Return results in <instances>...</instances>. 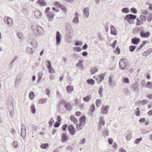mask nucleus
<instances>
[{"label":"nucleus","mask_w":152,"mask_h":152,"mask_svg":"<svg viewBox=\"0 0 152 152\" xmlns=\"http://www.w3.org/2000/svg\"><path fill=\"white\" fill-rule=\"evenodd\" d=\"M152 50L151 48H149L148 50L144 51L142 53V55L144 56H147L149 55L151 52Z\"/></svg>","instance_id":"412c9836"},{"label":"nucleus","mask_w":152,"mask_h":152,"mask_svg":"<svg viewBox=\"0 0 152 152\" xmlns=\"http://www.w3.org/2000/svg\"><path fill=\"white\" fill-rule=\"evenodd\" d=\"M70 119L72 121L74 122L75 123H77V120L73 115L71 116L70 117Z\"/></svg>","instance_id":"e433bc0d"},{"label":"nucleus","mask_w":152,"mask_h":152,"mask_svg":"<svg viewBox=\"0 0 152 152\" xmlns=\"http://www.w3.org/2000/svg\"><path fill=\"white\" fill-rule=\"evenodd\" d=\"M132 131L130 130H128L126 132L127 136L126 137V139L129 140L132 137Z\"/></svg>","instance_id":"dca6fc26"},{"label":"nucleus","mask_w":152,"mask_h":152,"mask_svg":"<svg viewBox=\"0 0 152 152\" xmlns=\"http://www.w3.org/2000/svg\"><path fill=\"white\" fill-rule=\"evenodd\" d=\"M123 82L124 83H129V79L127 77H124Z\"/></svg>","instance_id":"a18cd8bd"},{"label":"nucleus","mask_w":152,"mask_h":152,"mask_svg":"<svg viewBox=\"0 0 152 152\" xmlns=\"http://www.w3.org/2000/svg\"><path fill=\"white\" fill-rule=\"evenodd\" d=\"M111 33L113 35H116L117 34V31L115 27L111 25L110 26Z\"/></svg>","instance_id":"6ab92c4d"},{"label":"nucleus","mask_w":152,"mask_h":152,"mask_svg":"<svg viewBox=\"0 0 152 152\" xmlns=\"http://www.w3.org/2000/svg\"><path fill=\"white\" fill-rule=\"evenodd\" d=\"M65 100H61L58 104V110L60 113L63 112V110L64 107V104Z\"/></svg>","instance_id":"7ed1b4c3"},{"label":"nucleus","mask_w":152,"mask_h":152,"mask_svg":"<svg viewBox=\"0 0 152 152\" xmlns=\"http://www.w3.org/2000/svg\"><path fill=\"white\" fill-rule=\"evenodd\" d=\"M50 91L49 89H47L46 91V94L48 95V96L49 97L50 96Z\"/></svg>","instance_id":"680f3d73"},{"label":"nucleus","mask_w":152,"mask_h":152,"mask_svg":"<svg viewBox=\"0 0 152 152\" xmlns=\"http://www.w3.org/2000/svg\"><path fill=\"white\" fill-rule=\"evenodd\" d=\"M106 75V74L105 73H103L102 74L100 75L99 77L100 78V79L102 80H103L104 79V77Z\"/></svg>","instance_id":"09e8293b"},{"label":"nucleus","mask_w":152,"mask_h":152,"mask_svg":"<svg viewBox=\"0 0 152 152\" xmlns=\"http://www.w3.org/2000/svg\"><path fill=\"white\" fill-rule=\"evenodd\" d=\"M37 3L41 6H44L47 3L44 0H39Z\"/></svg>","instance_id":"a878e982"},{"label":"nucleus","mask_w":152,"mask_h":152,"mask_svg":"<svg viewBox=\"0 0 152 152\" xmlns=\"http://www.w3.org/2000/svg\"><path fill=\"white\" fill-rule=\"evenodd\" d=\"M131 10L132 12L134 14H136L137 13V10L135 8H134L132 7L131 9Z\"/></svg>","instance_id":"e2e57ef3"},{"label":"nucleus","mask_w":152,"mask_h":152,"mask_svg":"<svg viewBox=\"0 0 152 152\" xmlns=\"http://www.w3.org/2000/svg\"><path fill=\"white\" fill-rule=\"evenodd\" d=\"M137 21L136 22V23L137 25H139L141 24H142L143 23L142 22V21L140 20L138 18H137Z\"/></svg>","instance_id":"5fc2aeb1"},{"label":"nucleus","mask_w":152,"mask_h":152,"mask_svg":"<svg viewBox=\"0 0 152 152\" xmlns=\"http://www.w3.org/2000/svg\"><path fill=\"white\" fill-rule=\"evenodd\" d=\"M66 90L68 93L73 91L74 90V87L72 86L68 85L66 87Z\"/></svg>","instance_id":"c85d7f7f"},{"label":"nucleus","mask_w":152,"mask_h":152,"mask_svg":"<svg viewBox=\"0 0 152 152\" xmlns=\"http://www.w3.org/2000/svg\"><path fill=\"white\" fill-rule=\"evenodd\" d=\"M109 85L111 87H112L113 85H115V82L113 81L112 82L113 77L111 76H110L109 78Z\"/></svg>","instance_id":"393cba45"},{"label":"nucleus","mask_w":152,"mask_h":152,"mask_svg":"<svg viewBox=\"0 0 152 152\" xmlns=\"http://www.w3.org/2000/svg\"><path fill=\"white\" fill-rule=\"evenodd\" d=\"M152 83L150 82H148L146 85V87L148 88H152Z\"/></svg>","instance_id":"4c0bfd02"},{"label":"nucleus","mask_w":152,"mask_h":152,"mask_svg":"<svg viewBox=\"0 0 152 152\" xmlns=\"http://www.w3.org/2000/svg\"><path fill=\"white\" fill-rule=\"evenodd\" d=\"M136 18V16L132 14H129L126 15L124 17V19L126 20L128 23L130 24L133 23L134 20Z\"/></svg>","instance_id":"f257e3e1"},{"label":"nucleus","mask_w":152,"mask_h":152,"mask_svg":"<svg viewBox=\"0 0 152 152\" xmlns=\"http://www.w3.org/2000/svg\"><path fill=\"white\" fill-rule=\"evenodd\" d=\"M48 16L49 18V21H51L53 18V12H49L48 13Z\"/></svg>","instance_id":"7c9ffc66"},{"label":"nucleus","mask_w":152,"mask_h":152,"mask_svg":"<svg viewBox=\"0 0 152 152\" xmlns=\"http://www.w3.org/2000/svg\"><path fill=\"white\" fill-rule=\"evenodd\" d=\"M47 101L46 99H40L39 101V103L43 104L46 102Z\"/></svg>","instance_id":"ea45409f"},{"label":"nucleus","mask_w":152,"mask_h":152,"mask_svg":"<svg viewBox=\"0 0 152 152\" xmlns=\"http://www.w3.org/2000/svg\"><path fill=\"white\" fill-rule=\"evenodd\" d=\"M109 108V107L108 106H106L105 107L102 106L101 109V113L102 114H107Z\"/></svg>","instance_id":"f8f14e48"},{"label":"nucleus","mask_w":152,"mask_h":152,"mask_svg":"<svg viewBox=\"0 0 152 152\" xmlns=\"http://www.w3.org/2000/svg\"><path fill=\"white\" fill-rule=\"evenodd\" d=\"M142 138L140 137L139 138H137L134 141V143L136 144H137L139 143L142 140Z\"/></svg>","instance_id":"49530a36"},{"label":"nucleus","mask_w":152,"mask_h":152,"mask_svg":"<svg viewBox=\"0 0 152 152\" xmlns=\"http://www.w3.org/2000/svg\"><path fill=\"white\" fill-rule=\"evenodd\" d=\"M65 39L67 42L70 43L72 41V38L70 35H67L66 36Z\"/></svg>","instance_id":"5701e85b"},{"label":"nucleus","mask_w":152,"mask_h":152,"mask_svg":"<svg viewBox=\"0 0 152 152\" xmlns=\"http://www.w3.org/2000/svg\"><path fill=\"white\" fill-rule=\"evenodd\" d=\"M152 15L151 14H149L147 18V20L148 22L152 20Z\"/></svg>","instance_id":"864d4df0"},{"label":"nucleus","mask_w":152,"mask_h":152,"mask_svg":"<svg viewBox=\"0 0 152 152\" xmlns=\"http://www.w3.org/2000/svg\"><path fill=\"white\" fill-rule=\"evenodd\" d=\"M17 35L20 40H22L23 39V37L20 33L18 32L17 34Z\"/></svg>","instance_id":"6e6d98bb"},{"label":"nucleus","mask_w":152,"mask_h":152,"mask_svg":"<svg viewBox=\"0 0 152 152\" xmlns=\"http://www.w3.org/2000/svg\"><path fill=\"white\" fill-rule=\"evenodd\" d=\"M13 145L15 148H16L18 146V143L17 141H14L13 142Z\"/></svg>","instance_id":"774afa93"},{"label":"nucleus","mask_w":152,"mask_h":152,"mask_svg":"<svg viewBox=\"0 0 152 152\" xmlns=\"http://www.w3.org/2000/svg\"><path fill=\"white\" fill-rule=\"evenodd\" d=\"M83 12L85 17L88 18L89 15V8L88 7L85 8L83 11Z\"/></svg>","instance_id":"4468645a"},{"label":"nucleus","mask_w":152,"mask_h":152,"mask_svg":"<svg viewBox=\"0 0 152 152\" xmlns=\"http://www.w3.org/2000/svg\"><path fill=\"white\" fill-rule=\"evenodd\" d=\"M4 21L10 26H11L12 25V21L11 18L9 17H5L4 18Z\"/></svg>","instance_id":"0eeeda50"},{"label":"nucleus","mask_w":152,"mask_h":152,"mask_svg":"<svg viewBox=\"0 0 152 152\" xmlns=\"http://www.w3.org/2000/svg\"><path fill=\"white\" fill-rule=\"evenodd\" d=\"M68 129L71 134L73 135L75 134V128L73 126L69 125L68 127Z\"/></svg>","instance_id":"ddd939ff"},{"label":"nucleus","mask_w":152,"mask_h":152,"mask_svg":"<svg viewBox=\"0 0 152 152\" xmlns=\"http://www.w3.org/2000/svg\"><path fill=\"white\" fill-rule=\"evenodd\" d=\"M61 37H62L59 31H57L56 37L57 45H59L60 44L61 41Z\"/></svg>","instance_id":"423d86ee"},{"label":"nucleus","mask_w":152,"mask_h":152,"mask_svg":"<svg viewBox=\"0 0 152 152\" xmlns=\"http://www.w3.org/2000/svg\"><path fill=\"white\" fill-rule=\"evenodd\" d=\"M60 7L64 12H66V8L65 6L64 5L61 4L60 5Z\"/></svg>","instance_id":"8fccbe9b"},{"label":"nucleus","mask_w":152,"mask_h":152,"mask_svg":"<svg viewBox=\"0 0 152 152\" xmlns=\"http://www.w3.org/2000/svg\"><path fill=\"white\" fill-rule=\"evenodd\" d=\"M127 63V59L125 58L121 59L119 63V67L121 69H124L126 67Z\"/></svg>","instance_id":"f03ea898"},{"label":"nucleus","mask_w":152,"mask_h":152,"mask_svg":"<svg viewBox=\"0 0 152 152\" xmlns=\"http://www.w3.org/2000/svg\"><path fill=\"white\" fill-rule=\"evenodd\" d=\"M140 18L141 20L144 21L146 19V17L144 15H141L140 17Z\"/></svg>","instance_id":"13d9d810"},{"label":"nucleus","mask_w":152,"mask_h":152,"mask_svg":"<svg viewBox=\"0 0 152 152\" xmlns=\"http://www.w3.org/2000/svg\"><path fill=\"white\" fill-rule=\"evenodd\" d=\"M61 4L58 1L56 2L54 4V5L56 7H60Z\"/></svg>","instance_id":"052dcab7"},{"label":"nucleus","mask_w":152,"mask_h":152,"mask_svg":"<svg viewBox=\"0 0 152 152\" xmlns=\"http://www.w3.org/2000/svg\"><path fill=\"white\" fill-rule=\"evenodd\" d=\"M103 91V87L102 86H101L99 89L98 93L99 95L102 96V92Z\"/></svg>","instance_id":"37998d69"},{"label":"nucleus","mask_w":152,"mask_h":152,"mask_svg":"<svg viewBox=\"0 0 152 152\" xmlns=\"http://www.w3.org/2000/svg\"><path fill=\"white\" fill-rule=\"evenodd\" d=\"M99 130H101L102 129V126H103L105 124V122L104 121L103 118L101 117L99 119Z\"/></svg>","instance_id":"9b49d317"},{"label":"nucleus","mask_w":152,"mask_h":152,"mask_svg":"<svg viewBox=\"0 0 152 152\" xmlns=\"http://www.w3.org/2000/svg\"><path fill=\"white\" fill-rule=\"evenodd\" d=\"M148 100L147 99H145L141 100L140 102L142 104H144L147 103L148 102Z\"/></svg>","instance_id":"603ef678"},{"label":"nucleus","mask_w":152,"mask_h":152,"mask_svg":"<svg viewBox=\"0 0 152 152\" xmlns=\"http://www.w3.org/2000/svg\"><path fill=\"white\" fill-rule=\"evenodd\" d=\"M145 121V118H141L139 120V121L140 123H142Z\"/></svg>","instance_id":"0e129e2a"},{"label":"nucleus","mask_w":152,"mask_h":152,"mask_svg":"<svg viewBox=\"0 0 152 152\" xmlns=\"http://www.w3.org/2000/svg\"><path fill=\"white\" fill-rule=\"evenodd\" d=\"M90 111L92 112H93L95 110V106L94 104L92 105L90 109Z\"/></svg>","instance_id":"69168bd1"},{"label":"nucleus","mask_w":152,"mask_h":152,"mask_svg":"<svg viewBox=\"0 0 152 152\" xmlns=\"http://www.w3.org/2000/svg\"><path fill=\"white\" fill-rule=\"evenodd\" d=\"M91 98V96L90 95L84 97L83 98V100L86 102H88L89 101Z\"/></svg>","instance_id":"cd10ccee"},{"label":"nucleus","mask_w":152,"mask_h":152,"mask_svg":"<svg viewBox=\"0 0 152 152\" xmlns=\"http://www.w3.org/2000/svg\"><path fill=\"white\" fill-rule=\"evenodd\" d=\"M140 39L136 37L133 38L132 40V43L134 45H137L140 42Z\"/></svg>","instance_id":"4be33fe9"},{"label":"nucleus","mask_w":152,"mask_h":152,"mask_svg":"<svg viewBox=\"0 0 152 152\" xmlns=\"http://www.w3.org/2000/svg\"><path fill=\"white\" fill-rule=\"evenodd\" d=\"M138 83H136L133 84L131 87L133 89V91H136L138 90Z\"/></svg>","instance_id":"b1692460"},{"label":"nucleus","mask_w":152,"mask_h":152,"mask_svg":"<svg viewBox=\"0 0 152 152\" xmlns=\"http://www.w3.org/2000/svg\"><path fill=\"white\" fill-rule=\"evenodd\" d=\"M64 108L65 109L68 111H70L71 109V106L70 103L69 102H66L65 101V102L64 104Z\"/></svg>","instance_id":"a211bd4d"},{"label":"nucleus","mask_w":152,"mask_h":152,"mask_svg":"<svg viewBox=\"0 0 152 152\" xmlns=\"http://www.w3.org/2000/svg\"><path fill=\"white\" fill-rule=\"evenodd\" d=\"M79 18H74L72 20V23L74 24H76L79 23Z\"/></svg>","instance_id":"a19ab883"},{"label":"nucleus","mask_w":152,"mask_h":152,"mask_svg":"<svg viewBox=\"0 0 152 152\" xmlns=\"http://www.w3.org/2000/svg\"><path fill=\"white\" fill-rule=\"evenodd\" d=\"M26 51L29 54L32 53L35 51L34 48H27Z\"/></svg>","instance_id":"c756f323"},{"label":"nucleus","mask_w":152,"mask_h":152,"mask_svg":"<svg viewBox=\"0 0 152 152\" xmlns=\"http://www.w3.org/2000/svg\"><path fill=\"white\" fill-rule=\"evenodd\" d=\"M86 142V140L85 138H83L80 141V143L81 144H84Z\"/></svg>","instance_id":"338daca9"},{"label":"nucleus","mask_w":152,"mask_h":152,"mask_svg":"<svg viewBox=\"0 0 152 152\" xmlns=\"http://www.w3.org/2000/svg\"><path fill=\"white\" fill-rule=\"evenodd\" d=\"M83 44V43L81 41H78L77 40H76L75 41V45L76 46H81Z\"/></svg>","instance_id":"f704fd0d"},{"label":"nucleus","mask_w":152,"mask_h":152,"mask_svg":"<svg viewBox=\"0 0 152 152\" xmlns=\"http://www.w3.org/2000/svg\"><path fill=\"white\" fill-rule=\"evenodd\" d=\"M151 34L149 32H146L144 30H142L140 33V35L142 38H147Z\"/></svg>","instance_id":"39448f33"},{"label":"nucleus","mask_w":152,"mask_h":152,"mask_svg":"<svg viewBox=\"0 0 152 152\" xmlns=\"http://www.w3.org/2000/svg\"><path fill=\"white\" fill-rule=\"evenodd\" d=\"M34 95L33 92H30L29 94V99L31 100H32L34 97Z\"/></svg>","instance_id":"c03bdc74"},{"label":"nucleus","mask_w":152,"mask_h":152,"mask_svg":"<svg viewBox=\"0 0 152 152\" xmlns=\"http://www.w3.org/2000/svg\"><path fill=\"white\" fill-rule=\"evenodd\" d=\"M117 42V41L116 40H115L110 45V46L113 48H115V45L116 44Z\"/></svg>","instance_id":"bf43d9fd"},{"label":"nucleus","mask_w":152,"mask_h":152,"mask_svg":"<svg viewBox=\"0 0 152 152\" xmlns=\"http://www.w3.org/2000/svg\"><path fill=\"white\" fill-rule=\"evenodd\" d=\"M122 11L126 13H128L129 12V9L127 7H125L122 9Z\"/></svg>","instance_id":"79ce46f5"},{"label":"nucleus","mask_w":152,"mask_h":152,"mask_svg":"<svg viewBox=\"0 0 152 152\" xmlns=\"http://www.w3.org/2000/svg\"><path fill=\"white\" fill-rule=\"evenodd\" d=\"M135 113L137 116H139L140 115V108L139 107H137V108L136 110H135Z\"/></svg>","instance_id":"72a5a7b5"},{"label":"nucleus","mask_w":152,"mask_h":152,"mask_svg":"<svg viewBox=\"0 0 152 152\" xmlns=\"http://www.w3.org/2000/svg\"><path fill=\"white\" fill-rule=\"evenodd\" d=\"M31 110V112L33 114H35L36 112V109L35 108V106L34 105H32L30 107Z\"/></svg>","instance_id":"58836bf2"},{"label":"nucleus","mask_w":152,"mask_h":152,"mask_svg":"<svg viewBox=\"0 0 152 152\" xmlns=\"http://www.w3.org/2000/svg\"><path fill=\"white\" fill-rule=\"evenodd\" d=\"M29 39H28V41L32 45H33L35 47H36V45L37 44L36 41L33 39L32 38H31L30 37H29Z\"/></svg>","instance_id":"f3484780"},{"label":"nucleus","mask_w":152,"mask_h":152,"mask_svg":"<svg viewBox=\"0 0 152 152\" xmlns=\"http://www.w3.org/2000/svg\"><path fill=\"white\" fill-rule=\"evenodd\" d=\"M26 126L24 124L22 125L21 126V132L20 135L23 139H24L26 136Z\"/></svg>","instance_id":"20e7f679"},{"label":"nucleus","mask_w":152,"mask_h":152,"mask_svg":"<svg viewBox=\"0 0 152 152\" xmlns=\"http://www.w3.org/2000/svg\"><path fill=\"white\" fill-rule=\"evenodd\" d=\"M98 71L97 68L96 67H93L91 68V72L92 74H94L95 73L97 72Z\"/></svg>","instance_id":"2f4dec72"},{"label":"nucleus","mask_w":152,"mask_h":152,"mask_svg":"<svg viewBox=\"0 0 152 152\" xmlns=\"http://www.w3.org/2000/svg\"><path fill=\"white\" fill-rule=\"evenodd\" d=\"M36 30L39 35H44L45 33V31L40 26H37V27Z\"/></svg>","instance_id":"9d476101"},{"label":"nucleus","mask_w":152,"mask_h":152,"mask_svg":"<svg viewBox=\"0 0 152 152\" xmlns=\"http://www.w3.org/2000/svg\"><path fill=\"white\" fill-rule=\"evenodd\" d=\"M87 82L88 84H91L92 85L94 84V81L92 79H88L87 80Z\"/></svg>","instance_id":"de8ad7c7"},{"label":"nucleus","mask_w":152,"mask_h":152,"mask_svg":"<svg viewBox=\"0 0 152 152\" xmlns=\"http://www.w3.org/2000/svg\"><path fill=\"white\" fill-rule=\"evenodd\" d=\"M120 51L119 48H116L114 51V52L115 54H119L120 53Z\"/></svg>","instance_id":"3c124183"},{"label":"nucleus","mask_w":152,"mask_h":152,"mask_svg":"<svg viewBox=\"0 0 152 152\" xmlns=\"http://www.w3.org/2000/svg\"><path fill=\"white\" fill-rule=\"evenodd\" d=\"M54 122V120L53 118H51L49 120V124L50 126H52L53 125V123Z\"/></svg>","instance_id":"4d7b16f0"},{"label":"nucleus","mask_w":152,"mask_h":152,"mask_svg":"<svg viewBox=\"0 0 152 152\" xmlns=\"http://www.w3.org/2000/svg\"><path fill=\"white\" fill-rule=\"evenodd\" d=\"M48 146V143H42L41 144L40 147L41 148L43 149H46Z\"/></svg>","instance_id":"473e14b6"},{"label":"nucleus","mask_w":152,"mask_h":152,"mask_svg":"<svg viewBox=\"0 0 152 152\" xmlns=\"http://www.w3.org/2000/svg\"><path fill=\"white\" fill-rule=\"evenodd\" d=\"M20 80L21 77L19 76L18 77H17L15 81V86H18V85L20 83Z\"/></svg>","instance_id":"bb28decb"},{"label":"nucleus","mask_w":152,"mask_h":152,"mask_svg":"<svg viewBox=\"0 0 152 152\" xmlns=\"http://www.w3.org/2000/svg\"><path fill=\"white\" fill-rule=\"evenodd\" d=\"M66 30L67 32L71 31L72 29V28L71 26L70 23L67 22L66 23L65 25Z\"/></svg>","instance_id":"2eb2a0df"},{"label":"nucleus","mask_w":152,"mask_h":152,"mask_svg":"<svg viewBox=\"0 0 152 152\" xmlns=\"http://www.w3.org/2000/svg\"><path fill=\"white\" fill-rule=\"evenodd\" d=\"M34 17L37 19H40L42 16V14L40 11L37 10H35L34 11Z\"/></svg>","instance_id":"6e6552de"},{"label":"nucleus","mask_w":152,"mask_h":152,"mask_svg":"<svg viewBox=\"0 0 152 152\" xmlns=\"http://www.w3.org/2000/svg\"><path fill=\"white\" fill-rule=\"evenodd\" d=\"M47 63V67L49 70V72L50 73H53L55 72V70L52 67L51 64L49 61H48Z\"/></svg>","instance_id":"1a4fd4ad"},{"label":"nucleus","mask_w":152,"mask_h":152,"mask_svg":"<svg viewBox=\"0 0 152 152\" xmlns=\"http://www.w3.org/2000/svg\"><path fill=\"white\" fill-rule=\"evenodd\" d=\"M96 107H99L101 104L102 102L99 99H98L96 100Z\"/></svg>","instance_id":"c9c22d12"},{"label":"nucleus","mask_w":152,"mask_h":152,"mask_svg":"<svg viewBox=\"0 0 152 152\" xmlns=\"http://www.w3.org/2000/svg\"><path fill=\"white\" fill-rule=\"evenodd\" d=\"M68 140V137L66 134L65 133L63 134L62 136L61 142H65Z\"/></svg>","instance_id":"aec40b11"}]
</instances>
